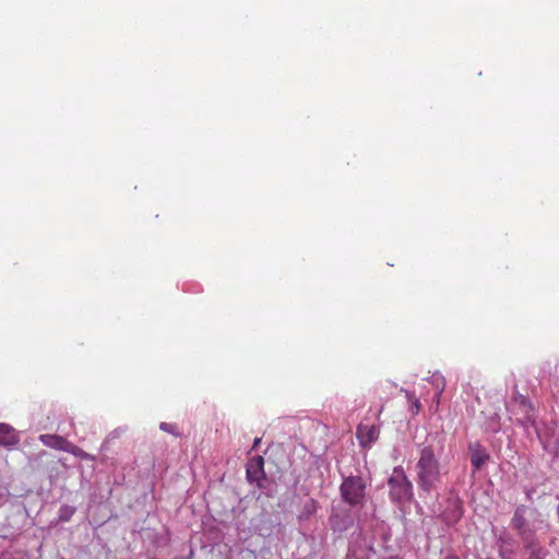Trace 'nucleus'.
<instances>
[{
  "label": "nucleus",
  "instance_id": "1",
  "mask_svg": "<svg viewBox=\"0 0 559 559\" xmlns=\"http://www.w3.org/2000/svg\"><path fill=\"white\" fill-rule=\"evenodd\" d=\"M415 472L416 483L421 491L430 493L438 489L442 479V466L432 447L428 445L420 450Z\"/></svg>",
  "mask_w": 559,
  "mask_h": 559
},
{
  "label": "nucleus",
  "instance_id": "2",
  "mask_svg": "<svg viewBox=\"0 0 559 559\" xmlns=\"http://www.w3.org/2000/svg\"><path fill=\"white\" fill-rule=\"evenodd\" d=\"M389 492L396 502H408L413 498V484L401 467H395L388 480Z\"/></svg>",
  "mask_w": 559,
  "mask_h": 559
},
{
  "label": "nucleus",
  "instance_id": "3",
  "mask_svg": "<svg viewBox=\"0 0 559 559\" xmlns=\"http://www.w3.org/2000/svg\"><path fill=\"white\" fill-rule=\"evenodd\" d=\"M40 442L51 449L60 450L63 452L71 453L72 455L81 459V460H88V461H95V456L85 452L83 449L79 448L74 443L70 442L66 438L58 436V435H40L39 436Z\"/></svg>",
  "mask_w": 559,
  "mask_h": 559
},
{
  "label": "nucleus",
  "instance_id": "4",
  "mask_svg": "<svg viewBox=\"0 0 559 559\" xmlns=\"http://www.w3.org/2000/svg\"><path fill=\"white\" fill-rule=\"evenodd\" d=\"M366 484L359 476H349L341 485L343 499L352 504H360L365 498Z\"/></svg>",
  "mask_w": 559,
  "mask_h": 559
},
{
  "label": "nucleus",
  "instance_id": "5",
  "mask_svg": "<svg viewBox=\"0 0 559 559\" xmlns=\"http://www.w3.org/2000/svg\"><path fill=\"white\" fill-rule=\"evenodd\" d=\"M380 429L376 425L359 424L356 429V437L360 447L369 448L379 438Z\"/></svg>",
  "mask_w": 559,
  "mask_h": 559
},
{
  "label": "nucleus",
  "instance_id": "6",
  "mask_svg": "<svg viewBox=\"0 0 559 559\" xmlns=\"http://www.w3.org/2000/svg\"><path fill=\"white\" fill-rule=\"evenodd\" d=\"M264 477V460L255 456L247 464V478L250 483L259 481Z\"/></svg>",
  "mask_w": 559,
  "mask_h": 559
},
{
  "label": "nucleus",
  "instance_id": "7",
  "mask_svg": "<svg viewBox=\"0 0 559 559\" xmlns=\"http://www.w3.org/2000/svg\"><path fill=\"white\" fill-rule=\"evenodd\" d=\"M512 527L516 530L522 540H530V536L534 535L535 532L528 526L524 515L516 510L512 518Z\"/></svg>",
  "mask_w": 559,
  "mask_h": 559
},
{
  "label": "nucleus",
  "instance_id": "8",
  "mask_svg": "<svg viewBox=\"0 0 559 559\" xmlns=\"http://www.w3.org/2000/svg\"><path fill=\"white\" fill-rule=\"evenodd\" d=\"M20 442L16 430L5 423H0V445L14 447Z\"/></svg>",
  "mask_w": 559,
  "mask_h": 559
},
{
  "label": "nucleus",
  "instance_id": "9",
  "mask_svg": "<svg viewBox=\"0 0 559 559\" xmlns=\"http://www.w3.org/2000/svg\"><path fill=\"white\" fill-rule=\"evenodd\" d=\"M524 548L530 552L528 559H545L548 551L536 540V535L530 536V540H522Z\"/></svg>",
  "mask_w": 559,
  "mask_h": 559
},
{
  "label": "nucleus",
  "instance_id": "10",
  "mask_svg": "<svg viewBox=\"0 0 559 559\" xmlns=\"http://www.w3.org/2000/svg\"><path fill=\"white\" fill-rule=\"evenodd\" d=\"M488 460L489 455L480 444L471 447V462L475 469H480Z\"/></svg>",
  "mask_w": 559,
  "mask_h": 559
},
{
  "label": "nucleus",
  "instance_id": "11",
  "mask_svg": "<svg viewBox=\"0 0 559 559\" xmlns=\"http://www.w3.org/2000/svg\"><path fill=\"white\" fill-rule=\"evenodd\" d=\"M318 509L317 501L313 499H310L307 501L302 508V511L299 515V519H309L312 514L316 513Z\"/></svg>",
  "mask_w": 559,
  "mask_h": 559
},
{
  "label": "nucleus",
  "instance_id": "12",
  "mask_svg": "<svg viewBox=\"0 0 559 559\" xmlns=\"http://www.w3.org/2000/svg\"><path fill=\"white\" fill-rule=\"evenodd\" d=\"M513 401L518 403L521 407H523V411L525 413V416L530 418V413L532 411V406L530 404V401L522 394L515 393L513 396Z\"/></svg>",
  "mask_w": 559,
  "mask_h": 559
},
{
  "label": "nucleus",
  "instance_id": "13",
  "mask_svg": "<svg viewBox=\"0 0 559 559\" xmlns=\"http://www.w3.org/2000/svg\"><path fill=\"white\" fill-rule=\"evenodd\" d=\"M406 396L411 403V412L413 413V415H417L421 409V404L419 400L408 392H406Z\"/></svg>",
  "mask_w": 559,
  "mask_h": 559
},
{
  "label": "nucleus",
  "instance_id": "14",
  "mask_svg": "<svg viewBox=\"0 0 559 559\" xmlns=\"http://www.w3.org/2000/svg\"><path fill=\"white\" fill-rule=\"evenodd\" d=\"M159 428L165 431V432H168V433H171L174 436H179L178 431H177V427L175 424H170V423H162L159 425Z\"/></svg>",
  "mask_w": 559,
  "mask_h": 559
},
{
  "label": "nucleus",
  "instance_id": "15",
  "mask_svg": "<svg viewBox=\"0 0 559 559\" xmlns=\"http://www.w3.org/2000/svg\"><path fill=\"white\" fill-rule=\"evenodd\" d=\"M260 442H261V439L260 438H255L254 441H253L252 448L253 449L257 448L260 444Z\"/></svg>",
  "mask_w": 559,
  "mask_h": 559
},
{
  "label": "nucleus",
  "instance_id": "16",
  "mask_svg": "<svg viewBox=\"0 0 559 559\" xmlns=\"http://www.w3.org/2000/svg\"><path fill=\"white\" fill-rule=\"evenodd\" d=\"M388 559H402V558H400V557L395 556V557H390V558H388Z\"/></svg>",
  "mask_w": 559,
  "mask_h": 559
}]
</instances>
